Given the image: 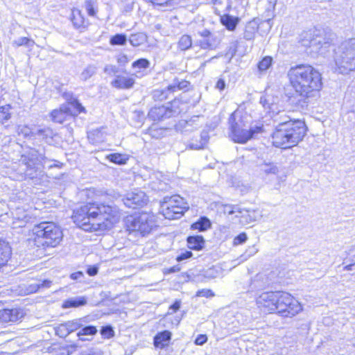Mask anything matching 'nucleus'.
<instances>
[{"label":"nucleus","instance_id":"nucleus-1","mask_svg":"<svg viewBox=\"0 0 355 355\" xmlns=\"http://www.w3.org/2000/svg\"><path fill=\"white\" fill-rule=\"evenodd\" d=\"M72 219L85 231H104L111 229L119 221V215L115 207L89 202L75 209Z\"/></svg>","mask_w":355,"mask_h":355},{"label":"nucleus","instance_id":"nucleus-2","mask_svg":"<svg viewBox=\"0 0 355 355\" xmlns=\"http://www.w3.org/2000/svg\"><path fill=\"white\" fill-rule=\"evenodd\" d=\"M287 76L295 92L303 98L316 96L322 88L320 71L309 64H297L291 67Z\"/></svg>","mask_w":355,"mask_h":355},{"label":"nucleus","instance_id":"nucleus-3","mask_svg":"<svg viewBox=\"0 0 355 355\" xmlns=\"http://www.w3.org/2000/svg\"><path fill=\"white\" fill-rule=\"evenodd\" d=\"M282 128L275 129L272 135V143L277 148L286 149L295 146L303 139L306 133V125L301 120L288 122Z\"/></svg>","mask_w":355,"mask_h":355},{"label":"nucleus","instance_id":"nucleus-4","mask_svg":"<svg viewBox=\"0 0 355 355\" xmlns=\"http://www.w3.org/2000/svg\"><path fill=\"white\" fill-rule=\"evenodd\" d=\"M33 241L37 247L55 248L62 240L61 228L53 222H42L33 228Z\"/></svg>","mask_w":355,"mask_h":355},{"label":"nucleus","instance_id":"nucleus-5","mask_svg":"<svg viewBox=\"0 0 355 355\" xmlns=\"http://www.w3.org/2000/svg\"><path fill=\"white\" fill-rule=\"evenodd\" d=\"M248 116H241L239 112H233L230 119L231 137L234 142L245 143L252 138L254 134H259L264 132L262 125L248 128Z\"/></svg>","mask_w":355,"mask_h":355},{"label":"nucleus","instance_id":"nucleus-6","mask_svg":"<svg viewBox=\"0 0 355 355\" xmlns=\"http://www.w3.org/2000/svg\"><path fill=\"white\" fill-rule=\"evenodd\" d=\"M336 70L340 73H348L355 70V37L343 42L334 50Z\"/></svg>","mask_w":355,"mask_h":355},{"label":"nucleus","instance_id":"nucleus-7","mask_svg":"<svg viewBox=\"0 0 355 355\" xmlns=\"http://www.w3.org/2000/svg\"><path fill=\"white\" fill-rule=\"evenodd\" d=\"M156 226L154 216L146 212L127 217L125 227L130 234L145 236Z\"/></svg>","mask_w":355,"mask_h":355},{"label":"nucleus","instance_id":"nucleus-8","mask_svg":"<svg viewBox=\"0 0 355 355\" xmlns=\"http://www.w3.org/2000/svg\"><path fill=\"white\" fill-rule=\"evenodd\" d=\"M301 37L302 45L309 49L308 53L310 54L324 55L329 51L330 42L322 36L314 37L311 32H305Z\"/></svg>","mask_w":355,"mask_h":355},{"label":"nucleus","instance_id":"nucleus-9","mask_svg":"<svg viewBox=\"0 0 355 355\" xmlns=\"http://www.w3.org/2000/svg\"><path fill=\"white\" fill-rule=\"evenodd\" d=\"M277 311L284 317H293L302 310L300 303L290 293L282 291Z\"/></svg>","mask_w":355,"mask_h":355},{"label":"nucleus","instance_id":"nucleus-10","mask_svg":"<svg viewBox=\"0 0 355 355\" xmlns=\"http://www.w3.org/2000/svg\"><path fill=\"white\" fill-rule=\"evenodd\" d=\"M46 157L42 154H38L35 150H31L26 155H21L20 162L26 166L25 174L30 178H33L37 175L38 165L46 163Z\"/></svg>","mask_w":355,"mask_h":355},{"label":"nucleus","instance_id":"nucleus-11","mask_svg":"<svg viewBox=\"0 0 355 355\" xmlns=\"http://www.w3.org/2000/svg\"><path fill=\"white\" fill-rule=\"evenodd\" d=\"M282 291H270L262 293L257 297L256 303L264 312L272 313L277 311Z\"/></svg>","mask_w":355,"mask_h":355},{"label":"nucleus","instance_id":"nucleus-12","mask_svg":"<svg viewBox=\"0 0 355 355\" xmlns=\"http://www.w3.org/2000/svg\"><path fill=\"white\" fill-rule=\"evenodd\" d=\"M123 201L127 207L135 209L144 205L148 201V198L144 191L135 189L128 193L123 198Z\"/></svg>","mask_w":355,"mask_h":355},{"label":"nucleus","instance_id":"nucleus-13","mask_svg":"<svg viewBox=\"0 0 355 355\" xmlns=\"http://www.w3.org/2000/svg\"><path fill=\"white\" fill-rule=\"evenodd\" d=\"M188 208V206H173L163 202L161 204L163 216L169 220L180 218Z\"/></svg>","mask_w":355,"mask_h":355},{"label":"nucleus","instance_id":"nucleus-14","mask_svg":"<svg viewBox=\"0 0 355 355\" xmlns=\"http://www.w3.org/2000/svg\"><path fill=\"white\" fill-rule=\"evenodd\" d=\"M175 112L166 106H159L151 108L148 112V116L153 121H159L170 118L174 115Z\"/></svg>","mask_w":355,"mask_h":355},{"label":"nucleus","instance_id":"nucleus-15","mask_svg":"<svg viewBox=\"0 0 355 355\" xmlns=\"http://www.w3.org/2000/svg\"><path fill=\"white\" fill-rule=\"evenodd\" d=\"M135 83V80L132 77L117 75L112 81L111 85L120 89H129L133 87Z\"/></svg>","mask_w":355,"mask_h":355},{"label":"nucleus","instance_id":"nucleus-16","mask_svg":"<svg viewBox=\"0 0 355 355\" xmlns=\"http://www.w3.org/2000/svg\"><path fill=\"white\" fill-rule=\"evenodd\" d=\"M21 313L17 309L0 310V323L16 322L21 318Z\"/></svg>","mask_w":355,"mask_h":355},{"label":"nucleus","instance_id":"nucleus-17","mask_svg":"<svg viewBox=\"0 0 355 355\" xmlns=\"http://www.w3.org/2000/svg\"><path fill=\"white\" fill-rule=\"evenodd\" d=\"M69 113H72L71 108L67 105H62L59 109L53 110L51 113V119L56 123H62Z\"/></svg>","mask_w":355,"mask_h":355},{"label":"nucleus","instance_id":"nucleus-18","mask_svg":"<svg viewBox=\"0 0 355 355\" xmlns=\"http://www.w3.org/2000/svg\"><path fill=\"white\" fill-rule=\"evenodd\" d=\"M150 64V61L146 58H140L135 61L132 64V69H135L134 75L137 78H141L144 75L143 71L149 68Z\"/></svg>","mask_w":355,"mask_h":355},{"label":"nucleus","instance_id":"nucleus-19","mask_svg":"<svg viewBox=\"0 0 355 355\" xmlns=\"http://www.w3.org/2000/svg\"><path fill=\"white\" fill-rule=\"evenodd\" d=\"M171 338V333L169 331H163L154 337V345L156 347L162 349L168 345Z\"/></svg>","mask_w":355,"mask_h":355},{"label":"nucleus","instance_id":"nucleus-20","mask_svg":"<svg viewBox=\"0 0 355 355\" xmlns=\"http://www.w3.org/2000/svg\"><path fill=\"white\" fill-rule=\"evenodd\" d=\"M151 185L153 189L159 191H167L171 188L168 180L164 178L162 174L157 175V180L153 181Z\"/></svg>","mask_w":355,"mask_h":355},{"label":"nucleus","instance_id":"nucleus-21","mask_svg":"<svg viewBox=\"0 0 355 355\" xmlns=\"http://www.w3.org/2000/svg\"><path fill=\"white\" fill-rule=\"evenodd\" d=\"M11 254L8 243L0 239V268L6 264Z\"/></svg>","mask_w":355,"mask_h":355},{"label":"nucleus","instance_id":"nucleus-22","mask_svg":"<svg viewBox=\"0 0 355 355\" xmlns=\"http://www.w3.org/2000/svg\"><path fill=\"white\" fill-rule=\"evenodd\" d=\"M104 128H97L88 132V139L92 144H99L103 142L105 139V135L103 132Z\"/></svg>","mask_w":355,"mask_h":355},{"label":"nucleus","instance_id":"nucleus-23","mask_svg":"<svg viewBox=\"0 0 355 355\" xmlns=\"http://www.w3.org/2000/svg\"><path fill=\"white\" fill-rule=\"evenodd\" d=\"M87 304V300L85 297H76L69 298L63 302L62 307L64 309L76 308L84 306Z\"/></svg>","mask_w":355,"mask_h":355},{"label":"nucleus","instance_id":"nucleus-24","mask_svg":"<svg viewBox=\"0 0 355 355\" xmlns=\"http://www.w3.org/2000/svg\"><path fill=\"white\" fill-rule=\"evenodd\" d=\"M68 106L71 108L72 113H69L70 115H78L81 112H85V107L79 103L77 98L73 96H71V98H67Z\"/></svg>","mask_w":355,"mask_h":355},{"label":"nucleus","instance_id":"nucleus-25","mask_svg":"<svg viewBox=\"0 0 355 355\" xmlns=\"http://www.w3.org/2000/svg\"><path fill=\"white\" fill-rule=\"evenodd\" d=\"M187 243L190 249L199 250L202 249L205 241L202 236H191L187 238Z\"/></svg>","mask_w":355,"mask_h":355},{"label":"nucleus","instance_id":"nucleus-26","mask_svg":"<svg viewBox=\"0 0 355 355\" xmlns=\"http://www.w3.org/2000/svg\"><path fill=\"white\" fill-rule=\"evenodd\" d=\"M273 120L277 123L275 129H282L283 125L288 123V122H293L289 116L286 115L284 111L278 112L274 116Z\"/></svg>","mask_w":355,"mask_h":355},{"label":"nucleus","instance_id":"nucleus-27","mask_svg":"<svg viewBox=\"0 0 355 355\" xmlns=\"http://www.w3.org/2000/svg\"><path fill=\"white\" fill-rule=\"evenodd\" d=\"M51 282L49 280H44L43 282H36L31 284L28 286L26 288V292L28 294L35 293L42 289L48 288L51 285Z\"/></svg>","mask_w":355,"mask_h":355},{"label":"nucleus","instance_id":"nucleus-28","mask_svg":"<svg viewBox=\"0 0 355 355\" xmlns=\"http://www.w3.org/2000/svg\"><path fill=\"white\" fill-rule=\"evenodd\" d=\"M162 202L173 206H188L184 198L179 195L165 196Z\"/></svg>","mask_w":355,"mask_h":355},{"label":"nucleus","instance_id":"nucleus-29","mask_svg":"<svg viewBox=\"0 0 355 355\" xmlns=\"http://www.w3.org/2000/svg\"><path fill=\"white\" fill-rule=\"evenodd\" d=\"M221 23L224 25L229 31H234L238 24V18L232 17L229 15H225L220 18Z\"/></svg>","mask_w":355,"mask_h":355},{"label":"nucleus","instance_id":"nucleus-30","mask_svg":"<svg viewBox=\"0 0 355 355\" xmlns=\"http://www.w3.org/2000/svg\"><path fill=\"white\" fill-rule=\"evenodd\" d=\"M210 226L211 223L209 220L205 217H202L197 222L192 224L191 228L202 232L207 230Z\"/></svg>","mask_w":355,"mask_h":355},{"label":"nucleus","instance_id":"nucleus-31","mask_svg":"<svg viewBox=\"0 0 355 355\" xmlns=\"http://www.w3.org/2000/svg\"><path fill=\"white\" fill-rule=\"evenodd\" d=\"M34 135L41 137L42 139L47 141L49 139H53L55 133L53 130L49 127L37 129Z\"/></svg>","mask_w":355,"mask_h":355},{"label":"nucleus","instance_id":"nucleus-32","mask_svg":"<svg viewBox=\"0 0 355 355\" xmlns=\"http://www.w3.org/2000/svg\"><path fill=\"white\" fill-rule=\"evenodd\" d=\"M189 82L185 80H182L181 81L174 80L173 83L167 87V91L169 92H174L177 89H184L189 86Z\"/></svg>","mask_w":355,"mask_h":355},{"label":"nucleus","instance_id":"nucleus-33","mask_svg":"<svg viewBox=\"0 0 355 355\" xmlns=\"http://www.w3.org/2000/svg\"><path fill=\"white\" fill-rule=\"evenodd\" d=\"M146 35L142 33L132 34L129 38L130 43L133 46H139L146 41Z\"/></svg>","mask_w":355,"mask_h":355},{"label":"nucleus","instance_id":"nucleus-34","mask_svg":"<svg viewBox=\"0 0 355 355\" xmlns=\"http://www.w3.org/2000/svg\"><path fill=\"white\" fill-rule=\"evenodd\" d=\"M97 333V329L92 325L85 326L83 327L78 333L77 336L81 340H86L87 339L82 338L83 336H94Z\"/></svg>","mask_w":355,"mask_h":355},{"label":"nucleus","instance_id":"nucleus-35","mask_svg":"<svg viewBox=\"0 0 355 355\" xmlns=\"http://www.w3.org/2000/svg\"><path fill=\"white\" fill-rule=\"evenodd\" d=\"M192 44L191 38L189 35H182L178 43V48L182 51H186L189 49Z\"/></svg>","mask_w":355,"mask_h":355},{"label":"nucleus","instance_id":"nucleus-36","mask_svg":"<svg viewBox=\"0 0 355 355\" xmlns=\"http://www.w3.org/2000/svg\"><path fill=\"white\" fill-rule=\"evenodd\" d=\"M69 334L83 327V319L78 318L66 322Z\"/></svg>","mask_w":355,"mask_h":355},{"label":"nucleus","instance_id":"nucleus-37","mask_svg":"<svg viewBox=\"0 0 355 355\" xmlns=\"http://www.w3.org/2000/svg\"><path fill=\"white\" fill-rule=\"evenodd\" d=\"M201 140L199 143H191L190 148L194 150H200L204 148L209 140V135L207 132H202L200 135Z\"/></svg>","mask_w":355,"mask_h":355},{"label":"nucleus","instance_id":"nucleus-38","mask_svg":"<svg viewBox=\"0 0 355 355\" xmlns=\"http://www.w3.org/2000/svg\"><path fill=\"white\" fill-rule=\"evenodd\" d=\"M108 159L115 164H124L128 158L125 155L119 153H112L107 156Z\"/></svg>","mask_w":355,"mask_h":355},{"label":"nucleus","instance_id":"nucleus-39","mask_svg":"<svg viewBox=\"0 0 355 355\" xmlns=\"http://www.w3.org/2000/svg\"><path fill=\"white\" fill-rule=\"evenodd\" d=\"M261 170L266 174H277L279 171L277 166L273 163L264 162L260 165Z\"/></svg>","mask_w":355,"mask_h":355},{"label":"nucleus","instance_id":"nucleus-40","mask_svg":"<svg viewBox=\"0 0 355 355\" xmlns=\"http://www.w3.org/2000/svg\"><path fill=\"white\" fill-rule=\"evenodd\" d=\"M11 106L10 105H5L0 107V123H3L5 121L10 119Z\"/></svg>","mask_w":355,"mask_h":355},{"label":"nucleus","instance_id":"nucleus-41","mask_svg":"<svg viewBox=\"0 0 355 355\" xmlns=\"http://www.w3.org/2000/svg\"><path fill=\"white\" fill-rule=\"evenodd\" d=\"M13 44L17 46H26L27 47H33L35 42L30 38L22 37L15 40Z\"/></svg>","mask_w":355,"mask_h":355},{"label":"nucleus","instance_id":"nucleus-42","mask_svg":"<svg viewBox=\"0 0 355 355\" xmlns=\"http://www.w3.org/2000/svg\"><path fill=\"white\" fill-rule=\"evenodd\" d=\"M55 331L56 335L60 338H65L69 334L68 327L66 322L60 324L55 327Z\"/></svg>","mask_w":355,"mask_h":355},{"label":"nucleus","instance_id":"nucleus-43","mask_svg":"<svg viewBox=\"0 0 355 355\" xmlns=\"http://www.w3.org/2000/svg\"><path fill=\"white\" fill-rule=\"evenodd\" d=\"M96 68L95 66L89 65L81 73L80 78L83 80H87L96 73Z\"/></svg>","mask_w":355,"mask_h":355},{"label":"nucleus","instance_id":"nucleus-44","mask_svg":"<svg viewBox=\"0 0 355 355\" xmlns=\"http://www.w3.org/2000/svg\"><path fill=\"white\" fill-rule=\"evenodd\" d=\"M126 42V36L123 34H116L110 39V44L112 45H124Z\"/></svg>","mask_w":355,"mask_h":355},{"label":"nucleus","instance_id":"nucleus-45","mask_svg":"<svg viewBox=\"0 0 355 355\" xmlns=\"http://www.w3.org/2000/svg\"><path fill=\"white\" fill-rule=\"evenodd\" d=\"M272 58L270 56L264 57L258 64L259 71H266L272 64Z\"/></svg>","mask_w":355,"mask_h":355},{"label":"nucleus","instance_id":"nucleus-46","mask_svg":"<svg viewBox=\"0 0 355 355\" xmlns=\"http://www.w3.org/2000/svg\"><path fill=\"white\" fill-rule=\"evenodd\" d=\"M71 21L73 26L77 28L84 26V18L82 17L79 11H77L76 13L73 14V18Z\"/></svg>","mask_w":355,"mask_h":355},{"label":"nucleus","instance_id":"nucleus-47","mask_svg":"<svg viewBox=\"0 0 355 355\" xmlns=\"http://www.w3.org/2000/svg\"><path fill=\"white\" fill-rule=\"evenodd\" d=\"M101 334L106 338H110L114 336V331L111 326L103 327L101 329Z\"/></svg>","mask_w":355,"mask_h":355},{"label":"nucleus","instance_id":"nucleus-48","mask_svg":"<svg viewBox=\"0 0 355 355\" xmlns=\"http://www.w3.org/2000/svg\"><path fill=\"white\" fill-rule=\"evenodd\" d=\"M255 28L250 26H248L244 32V38L247 40H250L254 38L255 35Z\"/></svg>","mask_w":355,"mask_h":355},{"label":"nucleus","instance_id":"nucleus-49","mask_svg":"<svg viewBox=\"0 0 355 355\" xmlns=\"http://www.w3.org/2000/svg\"><path fill=\"white\" fill-rule=\"evenodd\" d=\"M200 46L204 49H213L214 46V44L211 42L210 38H202L200 41Z\"/></svg>","mask_w":355,"mask_h":355},{"label":"nucleus","instance_id":"nucleus-50","mask_svg":"<svg viewBox=\"0 0 355 355\" xmlns=\"http://www.w3.org/2000/svg\"><path fill=\"white\" fill-rule=\"evenodd\" d=\"M248 236L245 233H241L238 236H236L234 239V245H241L246 241Z\"/></svg>","mask_w":355,"mask_h":355},{"label":"nucleus","instance_id":"nucleus-51","mask_svg":"<svg viewBox=\"0 0 355 355\" xmlns=\"http://www.w3.org/2000/svg\"><path fill=\"white\" fill-rule=\"evenodd\" d=\"M196 296L198 297H213L214 296V293H213V291L210 289H202V290H200L198 291L197 293H196Z\"/></svg>","mask_w":355,"mask_h":355},{"label":"nucleus","instance_id":"nucleus-52","mask_svg":"<svg viewBox=\"0 0 355 355\" xmlns=\"http://www.w3.org/2000/svg\"><path fill=\"white\" fill-rule=\"evenodd\" d=\"M17 133L19 135H22L24 137H28L31 135V130L28 126L19 125L17 128Z\"/></svg>","mask_w":355,"mask_h":355},{"label":"nucleus","instance_id":"nucleus-53","mask_svg":"<svg viewBox=\"0 0 355 355\" xmlns=\"http://www.w3.org/2000/svg\"><path fill=\"white\" fill-rule=\"evenodd\" d=\"M218 275V272L214 268H210L205 272L204 276L207 279L216 278Z\"/></svg>","mask_w":355,"mask_h":355},{"label":"nucleus","instance_id":"nucleus-54","mask_svg":"<svg viewBox=\"0 0 355 355\" xmlns=\"http://www.w3.org/2000/svg\"><path fill=\"white\" fill-rule=\"evenodd\" d=\"M207 340V337L206 335L200 334L197 336L195 340V344L198 345H202Z\"/></svg>","mask_w":355,"mask_h":355},{"label":"nucleus","instance_id":"nucleus-55","mask_svg":"<svg viewBox=\"0 0 355 355\" xmlns=\"http://www.w3.org/2000/svg\"><path fill=\"white\" fill-rule=\"evenodd\" d=\"M193 255L192 252L190 251H186L184 252L181 253L178 257L177 261H181L185 259L190 258Z\"/></svg>","mask_w":355,"mask_h":355},{"label":"nucleus","instance_id":"nucleus-56","mask_svg":"<svg viewBox=\"0 0 355 355\" xmlns=\"http://www.w3.org/2000/svg\"><path fill=\"white\" fill-rule=\"evenodd\" d=\"M104 72L109 75L115 74L117 72V68L114 65H106L104 68Z\"/></svg>","mask_w":355,"mask_h":355},{"label":"nucleus","instance_id":"nucleus-57","mask_svg":"<svg viewBox=\"0 0 355 355\" xmlns=\"http://www.w3.org/2000/svg\"><path fill=\"white\" fill-rule=\"evenodd\" d=\"M258 277L257 275L254 277V278L252 280L251 284L250 285V288L252 291L257 290L258 288H261L263 286V284L261 285H257L258 283Z\"/></svg>","mask_w":355,"mask_h":355},{"label":"nucleus","instance_id":"nucleus-58","mask_svg":"<svg viewBox=\"0 0 355 355\" xmlns=\"http://www.w3.org/2000/svg\"><path fill=\"white\" fill-rule=\"evenodd\" d=\"M244 212L246 213L247 211L241 209L237 205H234V214H235V217H242L243 216Z\"/></svg>","mask_w":355,"mask_h":355},{"label":"nucleus","instance_id":"nucleus-59","mask_svg":"<svg viewBox=\"0 0 355 355\" xmlns=\"http://www.w3.org/2000/svg\"><path fill=\"white\" fill-rule=\"evenodd\" d=\"M148 1L155 5L164 6V5H167L172 0H148Z\"/></svg>","mask_w":355,"mask_h":355},{"label":"nucleus","instance_id":"nucleus-60","mask_svg":"<svg viewBox=\"0 0 355 355\" xmlns=\"http://www.w3.org/2000/svg\"><path fill=\"white\" fill-rule=\"evenodd\" d=\"M223 211L225 214L233 215L234 214V205H225Z\"/></svg>","mask_w":355,"mask_h":355},{"label":"nucleus","instance_id":"nucleus-61","mask_svg":"<svg viewBox=\"0 0 355 355\" xmlns=\"http://www.w3.org/2000/svg\"><path fill=\"white\" fill-rule=\"evenodd\" d=\"M98 269L96 266H90L89 268H87V273L89 276H94L98 273Z\"/></svg>","mask_w":355,"mask_h":355},{"label":"nucleus","instance_id":"nucleus-62","mask_svg":"<svg viewBox=\"0 0 355 355\" xmlns=\"http://www.w3.org/2000/svg\"><path fill=\"white\" fill-rule=\"evenodd\" d=\"M86 8H87L88 14L90 16H94L95 15L94 8L93 5L92 4L91 2H87V3Z\"/></svg>","mask_w":355,"mask_h":355},{"label":"nucleus","instance_id":"nucleus-63","mask_svg":"<svg viewBox=\"0 0 355 355\" xmlns=\"http://www.w3.org/2000/svg\"><path fill=\"white\" fill-rule=\"evenodd\" d=\"M260 103L263 105L264 107H268L270 110L272 109V107L270 105V103H268V100L266 97H261L260 98Z\"/></svg>","mask_w":355,"mask_h":355},{"label":"nucleus","instance_id":"nucleus-64","mask_svg":"<svg viewBox=\"0 0 355 355\" xmlns=\"http://www.w3.org/2000/svg\"><path fill=\"white\" fill-rule=\"evenodd\" d=\"M180 308V302L175 301L171 306L170 309H172L173 312H176Z\"/></svg>","mask_w":355,"mask_h":355}]
</instances>
